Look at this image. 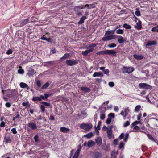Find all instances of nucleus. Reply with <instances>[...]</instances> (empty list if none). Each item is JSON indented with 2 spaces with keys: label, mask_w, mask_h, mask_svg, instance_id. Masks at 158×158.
<instances>
[{
  "label": "nucleus",
  "mask_w": 158,
  "mask_h": 158,
  "mask_svg": "<svg viewBox=\"0 0 158 158\" xmlns=\"http://www.w3.org/2000/svg\"><path fill=\"white\" fill-rule=\"evenodd\" d=\"M147 136L148 137L149 139H150L155 141L154 139H153V138L152 137V136L150 134H148L147 135Z\"/></svg>",
  "instance_id": "6e6d98bb"
},
{
  "label": "nucleus",
  "mask_w": 158,
  "mask_h": 158,
  "mask_svg": "<svg viewBox=\"0 0 158 158\" xmlns=\"http://www.w3.org/2000/svg\"><path fill=\"white\" fill-rule=\"evenodd\" d=\"M37 85L38 87H40L41 86V84L39 80H37Z\"/></svg>",
  "instance_id": "338daca9"
},
{
  "label": "nucleus",
  "mask_w": 158,
  "mask_h": 158,
  "mask_svg": "<svg viewBox=\"0 0 158 158\" xmlns=\"http://www.w3.org/2000/svg\"><path fill=\"white\" fill-rule=\"evenodd\" d=\"M82 53L83 56H87L88 54V53H87L86 50L85 51L82 52Z\"/></svg>",
  "instance_id": "13d9d810"
},
{
  "label": "nucleus",
  "mask_w": 158,
  "mask_h": 158,
  "mask_svg": "<svg viewBox=\"0 0 158 158\" xmlns=\"http://www.w3.org/2000/svg\"><path fill=\"white\" fill-rule=\"evenodd\" d=\"M123 27L124 28L127 29H130L131 28V26L127 23H125L123 25Z\"/></svg>",
  "instance_id": "c756f323"
},
{
  "label": "nucleus",
  "mask_w": 158,
  "mask_h": 158,
  "mask_svg": "<svg viewBox=\"0 0 158 158\" xmlns=\"http://www.w3.org/2000/svg\"><path fill=\"white\" fill-rule=\"evenodd\" d=\"M106 50L101 51L96 53L97 55H104L106 54Z\"/></svg>",
  "instance_id": "a18cd8bd"
},
{
  "label": "nucleus",
  "mask_w": 158,
  "mask_h": 158,
  "mask_svg": "<svg viewBox=\"0 0 158 158\" xmlns=\"http://www.w3.org/2000/svg\"><path fill=\"white\" fill-rule=\"evenodd\" d=\"M130 124V122L129 121H127L125 122L123 125V126L124 127H126L128 126H129Z\"/></svg>",
  "instance_id": "8fccbe9b"
},
{
  "label": "nucleus",
  "mask_w": 158,
  "mask_h": 158,
  "mask_svg": "<svg viewBox=\"0 0 158 158\" xmlns=\"http://www.w3.org/2000/svg\"><path fill=\"white\" fill-rule=\"evenodd\" d=\"M30 22L28 19H26L22 20L19 22L20 26H23Z\"/></svg>",
  "instance_id": "423d86ee"
},
{
  "label": "nucleus",
  "mask_w": 158,
  "mask_h": 158,
  "mask_svg": "<svg viewBox=\"0 0 158 158\" xmlns=\"http://www.w3.org/2000/svg\"><path fill=\"white\" fill-rule=\"evenodd\" d=\"M126 69V73H130L133 72L134 70V68L133 67H129L125 68Z\"/></svg>",
  "instance_id": "6ab92c4d"
},
{
  "label": "nucleus",
  "mask_w": 158,
  "mask_h": 158,
  "mask_svg": "<svg viewBox=\"0 0 158 158\" xmlns=\"http://www.w3.org/2000/svg\"><path fill=\"white\" fill-rule=\"evenodd\" d=\"M110 87H113L114 85V84L113 82H110L108 83Z\"/></svg>",
  "instance_id": "603ef678"
},
{
  "label": "nucleus",
  "mask_w": 158,
  "mask_h": 158,
  "mask_svg": "<svg viewBox=\"0 0 158 158\" xmlns=\"http://www.w3.org/2000/svg\"><path fill=\"white\" fill-rule=\"evenodd\" d=\"M118 154V152H115V151H113L111 153V158H116Z\"/></svg>",
  "instance_id": "cd10ccee"
},
{
  "label": "nucleus",
  "mask_w": 158,
  "mask_h": 158,
  "mask_svg": "<svg viewBox=\"0 0 158 158\" xmlns=\"http://www.w3.org/2000/svg\"><path fill=\"white\" fill-rule=\"evenodd\" d=\"M133 56L135 59L138 60H141L143 58V56L141 55L134 54Z\"/></svg>",
  "instance_id": "ddd939ff"
},
{
  "label": "nucleus",
  "mask_w": 158,
  "mask_h": 158,
  "mask_svg": "<svg viewBox=\"0 0 158 158\" xmlns=\"http://www.w3.org/2000/svg\"><path fill=\"white\" fill-rule=\"evenodd\" d=\"M141 108V106L139 105H137L135 107V112H139L140 110V109Z\"/></svg>",
  "instance_id": "7c9ffc66"
},
{
  "label": "nucleus",
  "mask_w": 158,
  "mask_h": 158,
  "mask_svg": "<svg viewBox=\"0 0 158 158\" xmlns=\"http://www.w3.org/2000/svg\"><path fill=\"white\" fill-rule=\"evenodd\" d=\"M11 94L10 95H9L10 97H13L15 98V100H14L15 101H17L18 100V99L17 98V91L15 90H13L11 92Z\"/></svg>",
  "instance_id": "0eeeda50"
},
{
  "label": "nucleus",
  "mask_w": 158,
  "mask_h": 158,
  "mask_svg": "<svg viewBox=\"0 0 158 158\" xmlns=\"http://www.w3.org/2000/svg\"><path fill=\"white\" fill-rule=\"evenodd\" d=\"M101 124V122L100 121H99L98 122V124L97 126V129L98 130H99L100 129V126Z\"/></svg>",
  "instance_id": "052dcab7"
},
{
  "label": "nucleus",
  "mask_w": 158,
  "mask_h": 158,
  "mask_svg": "<svg viewBox=\"0 0 158 158\" xmlns=\"http://www.w3.org/2000/svg\"><path fill=\"white\" fill-rule=\"evenodd\" d=\"M95 143L94 141L91 140H89L87 143L88 146L89 147H90L94 145Z\"/></svg>",
  "instance_id": "a878e982"
},
{
  "label": "nucleus",
  "mask_w": 158,
  "mask_h": 158,
  "mask_svg": "<svg viewBox=\"0 0 158 158\" xmlns=\"http://www.w3.org/2000/svg\"><path fill=\"white\" fill-rule=\"evenodd\" d=\"M124 111V112H125V115L126 116L128 115V113L129 111V108L127 107L125 108Z\"/></svg>",
  "instance_id": "a19ab883"
},
{
  "label": "nucleus",
  "mask_w": 158,
  "mask_h": 158,
  "mask_svg": "<svg viewBox=\"0 0 158 158\" xmlns=\"http://www.w3.org/2000/svg\"><path fill=\"white\" fill-rule=\"evenodd\" d=\"M116 30H115V29L111 31H107L106 33H105V35H110L111 34H113L115 31Z\"/></svg>",
  "instance_id": "bb28decb"
},
{
  "label": "nucleus",
  "mask_w": 158,
  "mask_h": 158,
  "mask_svg": "<svg viewBox=\"0 0 158 158\" xmlns=\"http://www.w3.org/2000/svg\"><path fill=\"white\" fill-rule=\"evenodd\" d=\"M106 55H112L113 56H114L116 54V52L115 51L113 50H106Z\"/></svg>",
  "instance_id": "6e6552de"
},
{
  "label": "nucleus",
  "mask_w": 158,
  "mask_h": 158,
  "mask_svg": "<svg viewBox=\"0 0 158 158\" xmlns=\"http://www.w3.org/2000/svg\"><path fill=\"white\" fill-rule=\"evenodd\" d=\"M124 136V134L123 133H122L119 136L118 139L119 140H121L123 139Z\"/></svg>",
  "instance_id": "de8ad7c7"
},
{
  "label": "nucleus",
  "mask_w": 158,
  "mask_h": 158,
  "mask_svg": "<svg viewBox=\"0 0 158 158\" xmlns=\"http://www.w3.org/2000/svg\"><path fill=\"white\" fill-rule=\"evenodd\" d=\"M18 73L19 74H23L24 71L23 69H19L18 71Z\"/></svg>",
  "instance_id": "4d7b16f0"
},
{
  "label": "nucleus",
  "mask_w": 158,
  "mask_h": 158,
  "mask_svg": "<svg viewBox=\"0 0 158 158\" xmlns=\"http://www.w3.org/2000/svg\"><path fill=\"white\" fill-rule=\"evenodd\" d=\"M120 114L123 116V117H125L126 116V115H125V112H124V111H122L121 112Z\"/></svg>",
  "instance_id": "774afa93"
},
{
  "label": "nucleus",
  "mask_w": 158,
  "mask_h": 158,
  "mask_svg": "<svg viewBox=\"0 0 158 158\" xmlns=\"http://www.w3.org/2000/svg\"><path fill=\"white\" fill-rule=\"evenodd\" d=\"M111 118L110 117H108L106 120V123L107 124H110L111 122Z\"/></svg>",
  "instance_id": "49530a36"
},
{
  "label": "nucleus",
  "mask_w": 158,
  "mask_h": 158,
  "mask_svg": "<svg viewBox=\"0 0 158 158\" xmlns=\"http://www.w3.org/2000/svg\"><path fill=\"white\" fill-rule=\"evenodd\" d=\"M141 22L140 20H139L138 22L136 24V25L135 26V27L138 30H140L142 27L141 25Z\"/></svg>",
  "instance_id": "412c9836"
},
{
  "label": "nucleus",
  "mask_w": 158,
  "mask_h": 158,
  "mask_svg": "<svg viewBox=\"0 0 158 158\" xmlns=\"http://www.w3.org/2000/svg\"><path fill=\"white\" fill-rule=\"evenodd\" d=\"M28 127L31 129L34 130L37 129V126L36 123L33 122H30L27 124Z\"/></svg>",
  "instance_id": "39448f33"
},
{
  "label": "nucleus",
  "mask_w": 158,
  "mask_h": 158,
  "mask_svg": "<svg viewBox=\"0 0 158 158\" xmlns=\"http://www.w3.org/2000/svg\"><path fill=\"white\" fill-rule=\"evenodd\" d=\"M123 32V30L122 29H119L116 31V33L118 34H122Z\"/></svg>",
  "instance_id": "4c0bfd02"
},
{
  "label": "nucleus",
  "mask_w": 158,
  "mask_h": 158,
  "mask_svg": "<svg viewBox=\"0 0 158 158\" xmlns=\"http://www.w3.org/2000/svg\"><path fill=\"white\" fill-rule=\"evenodd\" d=\"M108 116L109 117H111L113 118L114 117V114L113 113H110L108 114Z\"/></svg>",
  "instance_id": "3c124183"
},
{
  "label": "nucleus",
  "mask_w": 158,
  "mask_h": 158,
  "mask_svg": "<svg viewBox=\"0 0 158 158\" xmlns=\"http://www.w3.org/2000/svg\"><path fill=\"white\" fill-rule=\"evenodd\" d=\"M84 6H85V8L87 7V9H90L95 7V6L94 4H86L85 6L84 5Z\"/></svg>",
  "instance_id": "a211bd4d"
},
{
  "label": "nucleus",
  "mask_w": 158,
  "mask_h": 158,
  "mask_svg": "<svg viewBox=\"0 0 158 158\" xmlns=\"http://www.w3.org/2000/svg\"><path fill=\"white\" fill-rule=\"evenodd\" d=\"M139 86L140 88L145 89H150L151 88V86L149 85L144 83L139 84Z\"/></svg>",
  "instance_id": "20e7f679"
},
{
  "label": "nucleus",
  "mask_w": 158,
  "mask_h": 158,
  "mask_svg": "<svg viewBox=\"0 0 158 158\" xmlns=\"http://www.w3.org/2000/svg\"><path fill=\"white\" fill-rule=\"evenodd\" d=\"M11 131L14 134H16L17 133V132L16 130V128H12L11 129Z\"/></svg>",
  "instance_id": "5fc2aeb1"
},
{
  "label": "nucleus",
  "mask_w": 158,
  "mask_h": 158,
  "mask_svg": "<svg viewBox=\"0 0 158 158\" xmlns=\"http://www.w3.org/2000/svg\"><path fill=\"white\" fill-rule=\"evenodd\" d=\"M49 85V84L48 82L46 83L42 87V89H44L46 88Z\"/></svg>",
  "instance_id": "c03bdc74"
},
{
  "label": "nucleus",
  "mask_w": 158,
  "mask_h": 158,
  "mask_svg": "<svg viewBox=\"0 0 158 158\" xmlns=\"http://www.w3.org/2000/svg\"><path fill=\"white\" fill-rule=\"evenodd\" d=\"M103 72L104 74L107 75L108 76H109L108 74L109 73V69H105V70H104Z\"/></svg>",
  "instance_id": "09e8293b"
},
{
  "label": "nucleus",
  "mask_w": 158,
  "mask_h": 158,
  "mask_svg": "<svg viewBox=\"0 0 158 158\" xmlns=\"http://www.w3.org/2000/svg\"><path fill=\"white\" fill-rule=\"evenodd\" d=\"M34 74V71L33 69H30L28 71L27 75L29 77L32 76Z\"/></svg>",
  "instance_id": "5701e85b"
},
{
  "label": "nucleus",
  "mask_w": 158,
  "mask_h": 158,
  "mask_svg": "<svg viewBox=\"0 0 158 158\" xmlns=\"http://www.w3.org/2000/svg\"><path fill=\"white\" fill-rule=\"evenodd\" d=\"M69 55L68 53H65L64 55L61 57L59 60L60 61H62L66 59H68L69 58Z\"/></svg>",
  "instance_id": "9b49d317"
},
{
  "label": "nucleus",
  "mask_w": 158,
  "mask_h": 158,
  "mask_svg": "<svg viewBox=\"0 0 158 158\" xmlns=\"http://www.w3.org/2000/svg\"><path fill=\"white\" fill-rule=\"evenodd\" d=\"M136 11L135 12V15L137 16H139L140 15V12L139 11V9L137 8L136 9Z\"/></svg>",
  "instance_id": "473e14b6"
},
{
  "label": "nucleus",
  "mask_w": 158,
  "mask_h": 158,
  "mask_svg": "<svg viewBox=\"0 0 158 158\" xmlns=\"http://www.w3.org/2000/svg\"><path fill=\"white\" fill-rule=\"evenodd\" d=\"M93 133L91 132L89 133H88L84 135V137H86L88 139H89L91 138L92 136L93 135Z\"/></svg>",
  "instance_id": "b1692460"
},
{
  "label": "nucleus",
  "mask_w": 158,
  "mask_h": 158,
  "mask_svg": "<svg viewBox=\"0 0 158 158\" xmlns=\"http://www.w3.org/2000/svg\"><path fill=\"white\" fill-rule=\"evenodd\" d=\"M38 136L37 135H36L34 137V139L35 142L38 141Z\"/></svg>",
  "instance_id": "69168bd1"
},
{
  "label": "nucleus",
  "mask_w": 158,
  "mask_h": 158,
  "mask_svg": "<svg viewBox=\"0 0 158 158\" xmlns=\"http://www.w3.org/2000/svg\"><path fill=\"white\" fill-rule=\"evenodd\" d=\"M80 127L81 129L88 131L92 128L93 125L91 123H82L80 125Z\"/></svg>",
  "instance_id": "f257e3e1"
},
{
  "label": "nucleus",
  "mask_w": 158,
  "mask_h": 158,
  "mask_svg": "<svg viewBox=\"0 0 158 158\" xmlns=\"http://www.w3.org/2000/svg\"><path fill=\"white\" fill-rule=\"evenodd\" d=\"M117 45L115 43H111L109 44L108 45V47L110 48H113L116 47Z\"/></svg>",
  "instance_id": "f704fd0d"
},
{
  "label": "nucleus",
  "mask_w": 158,
  "mask_h": 158,
  "mask_svg": "<svg viewBox=\"0 0 158 158\" xmlns=\"http://www.w3.org/2000/svg\"><path fill=\"white\" fill-rule=\"evenodd\" d=\"M94 156L96 158L100 157L101 156V154L98 152H96L94 154Z\"/></svg>",
  "instance_id": "ea45409f"
},
{
  "label": "nucleus",
  "mask_w": 158,
  "mask_h": 158,
  "mask_svg": "<svg viewBox=\"0 0 158 158\" xmlns=\"http://www.w3.org/2000/svg\"><path fill=\"white\" fill-rule=\"evenodd\" d=\"M86 16H83L80 19L79 21L78 22V24H82L84 22V20L86 19Z\"/></svg>",
  "instance_id": "393cba45"
},
{
  "label": "nucleus",
  "mask_w": 158,
  "mask_h": 158,
  "mask_svg": "<svg viewBox=\"0 0 158 158\" xmlns=\"http://www.w3.org/2000/svg\"><path fill=\"white\" fill-rule=\"evenodd\" d=\"M60 131L63 133H67L69 131V129L64 127H62L60 128Z\"/></svg>",
  "instance_id": "dca6fc26"
},
{
  "label": "nucleus",
  "mask_w": 158,
  "mask_h": 158,
  "mask_svg": "<svg viewBox=\"0 0 158 158\" xmlns=\"http://www.w3.org/2000/svg\"><path fill=\"white\" fill-rule=\"evenodd\" d=\"M151 31L152 32H158V26L152 28Z\"/></svg>",
  "instance_id": "2f4dec72"
},
{
  "label": "nucleus",
  "mask_w": 158,
  "mask_h": 158,
  "mask_svg": "<svg viewBox=\"0 0 158 158\" xmlns=\"http://www.w3.org/2000/svg\"><path fill=\"white\" fill-rule=\"evenodd\" d=\"M100 118L102 120H103L105 118V115L104 112H101L100 114Z\"/></svg>",
  "instance_id": "c9c22d12"
},
{
  "label": "nucleus",
  "mask_w": 158,
  "mask_h": 158,
  "mask_svg": "<svg viewBox=\"0 0 158 158\" xmlns=\"http://www.w3.org/2000/svg\"><path fill=\"white\" fill-rule=\"evenodd\" d=\"M108 137L110 139L112 137V130L111 128L108 129L107 131Z\"/></svg>",
  "instance_id": "1a4fd4ad"
},
{
  "label": "nucleus",
  "mask_w": 158,
  "mask_h": 158,
  "mask_svg": "<svg viewBox=\"0 0 158 158\" xmlns=\"http://www.w3.org/2000/svg\"><path fill=\"white\" fill-rule=\"evenodd\" d=\"M117 37V36L114 35H105V36L102 39L103 41H109L112 40L114 39Z\"/></svg>",
  "instance_id": "f03ea898"
},
{
  "label": "nucleus",
  "mask_w": 158,
  "mask_h": 158,
  "mask_svg": "<svg viewBox=\"0 0 158 158\" xmlns=\"http://www.w3.org/2000/svg\"><path fill=\"white\" fill-rule=\"evenodd\" d=\"M93 76L94 77H103V73L101 72H95L93 74Z\"/></svg>",
  "instance_id": "9d476101"
},
{
  "label": "nucleus",
  "mask_w": 158,
  "mask_h": 158,
  "mask_svg": "<svg viewBox=\"0 0 158 158\" xmlns=\"http://www.w3.org/2000/svg\"><path fill=\"white\" fill-rule=\"evenodd\" d=\"M19 85H20V87L21 88H27V90H28L29 89L28 85L24 83L21 82L20 83Z\"/></svg>",
  "instance_id": "f3484780"
},
{
  "label": "nucleus",
  "mask_w": 158,
  "mask_h": 158,
  "mask_svg": "<svg viewBox=\"0 0 158 158\" xmlns=\"http://www.w3.org/2000/svg\"><path fill=\"white\" fill-rule=\"evenodd\" d=\"M4 140L6 142H10L11 141V140L9 137L7 135H6L4 138Z\"/></svg>",
  "instance_id": "58836bf2"
},
{
  "label": "nucleus",
  "mask_w": 158,
  "mask_h": 158,
  "mask_svg": "<svg viewBox=\"0 0 158 158\" xmlns=\"http://www.w3.org/2000/svg\"><path fill=\"white\" fill-rule=\"evenodd\" d=\"M129 136V134L128 133H127L126 134L125 137L124 138L123 140L124 142H127V140Z\"/></svg>",
  "instance_id": "e433bc0d"
},
{
  "label": "nucleus",
  "mask_w": 158,
  "mask_h": 158,
  "mask_svg": "<svg viewBox=\"0 0 158 158\" xmlns=\"http://www.w3.org/2000/svg\"><path fill=\"white\" fill-rule=\"evenodd\" d=\"M142 116V114L141 113H140L139 115L137 116V119L138 120H140L141 117Z\"/></svg>",
  "instance_id": "e2e57ef3"
},
{
  "label": "nucleus",
  "mask_w": 158,
  "mask_h": 158,
  "mask_svg": "<svg viewBox=\"0 0 158 158\" xmlns=\"http://www.w3.org/2000/svg\"><path fill=\"white\" fill-rule=\"evenodd\" d=\"M81 148H78L76 151L73 158H78L80 151Z\"/></svg>",
  "instance_id": "4468645a"
},
{
  "label": "nucleus",
  "mask_w": 158,
  "mask_h": 158,
  "mask_svg": "<svg viewBox=\"0 0 158 158\" xmlns=\"http://www.w3.org/2000/svg\"><path fill=\"white\" fill-rule=\"evenodd\" d=\"M41 103L42 104H43V105H45V106H47L48 107V106H51V104L49 103L44 102H41Z\"/></svg>",
  "instance_id": "79ce46f5"
},
{
  "label": "nucleus",
  "mask_w": 158,
  "mask_h": 158,
  "mask_svg": "<svg viewBox=\"0 0 158 158\" xmlns=\"http://www.w3.org/2000/svg\"><path fill=\"white\" fill-rule=\"evenodd\" d=\"M156 44V41H148L146 44V46H150L152 45H155Z\"/></svg>",
  "instance_id": "aec40b11"
},
{
  "label": "nucleus",
  "mask_w": 158,
  "mask_h": 158,
  "mask_svg": "<svg viewBox=\"0 0 158 158\" xmlns=\"http://www.w3.org/2000/svg\"><path fill=\"white\" fill-rule=\"evenodd\" d=\"M119 38L118 40V42L120 44H122L124 42L123 37L121 36H119Z\"/></svg>",
  "instance_id": "c85d7f7f"
},
{
  "label": "nucleus",
  "mask_w": 158,
  "mask_h": 158,
  "mask_svg": "<svg viewBox=\"0 0 158 158\" xmlns=\"http://www.w3.org/2000/svg\"><path fill=\"white\" fill-rule=\"evenodd\" d=\"M140 122L139 121H135L133 123H132L131 124V127H132L134 126L136 124H138Z\"/></svg>",
  "instance_id": "37998d69"
},
{
  "label": "nucleus",
  "mask_w": 158,
  "mask_h": 158,
  "mask_svg": "<svg viewBox=\"0 0 158 158\" xmlns=\"http://www.w3.org/2000/svg\"><path fill=\"white\" fill-rule=\"evenodd\" d=\"M86 51L88 54L89 53H90V52H92L94 51V49L93 48H91L89 49L86 50Z\"/></svg>",
  "instance_id": "680f3d73"
},
{
  "label": "nucleus",
  "mask_w": 158,
  "mask_h": 158,
  "mask_svg": "<svg viewBox=\"0 0 158 158\" xmlns=\"http://www.w3.org/2000/svg\"><path fill=\"white\" fill-rule=\"evenodd\" d=\"M12 51L10 49L8 50L6 52V54L8 55L11 54L12 53Z\"/></svg>",
  "instance_id": "864d4df0"
},
{
  "label": "nucleus",
  "mask_w": 158,
  "mask_h": 158,
  "mask_svg": "<svg viewBox=\"0 0 158 158\" xmlns=\"http://www.w3.org/2000/svg\"><path fill=\"white\" fill-rule=\"evenodd\" d=\"M78 63L77 61L74 59H69L66 61L67 65L69 66H72L76 65Z\"/></svg>",
  "instance_id": "7ed1b4c3"
},
{
  "label": "nucleus",
  "mask_w": 158,
  "mask_h": 158,
  "mask_svg": "<svg viewBox=\"0 0 158 158\" xmlns=\"http://www.w3.org/2000/svg\"><path fill=\"white\" fill-rule=\"evenodd\" d=\"M81 89L85 92H89L90 91V89L89 87H82L81 88Z\"/></svg>",
  "instance_id": "4be33fe9"
},
{
  "label": "nucleus",
  "mask_w": 158,
  "mask_h": 158,
  "mask_svg": "<svg viewBox=\"0 0 158 158\" xmlns=\"http://www.w3.org/2000/svg\"><path fill=\"white\" fill-rule=\"evenodd\" d=\"M124 146V144L123 142L121 143L119 145L118 148L119 149H121Z\"/></svg>",
  "instance_id": "0e129e2a"
},
{
  "label": "nucleus",
  "mask_w": 158,
  "mask_h": 158,
  "mask_svg": "<svg viewBox=\"0 0 158 158\" xmlns=\"http://www.w3.org/2000/svg\"><path fill=\"white\" fill-rule=\"evenodd\" d=\"M85 8L84 5H81L80 6H76L74 8V10L76 12L78 11V10L80 9H83Z\"/></svg>",
  "instance_id": "2eb2a0df"
},
{
  "label": "nucleus",
  "mask_w": 158,
  "mask_h": 158,
  "mask_svg": "<svg viewBox=\"0 0 158 158\" xmlns=\"http://www.w3.org/2000/svg\"><path fill=\"white\" fill-rule=\"evenodd\" d=\"M96 143L98 146L101 145L102 143V139L100 137H98L95 139Z\"/></svg>",
  "instance_id": "f8f14e48"
},
{
  "label": "nucleus",
  "mask_w": 158,
  "mask_h": 158,
  "mask_svg": "<svg viewBox=\"0 0 158 158\" xmlns=\"http://www.w3.org/2000/svg\"><path fill=\"white\" fill-rule=\"evenodd\" d=\"M41 111L43 113H44L45 110V107L44 105H41Z\"/></svg>",
  "instance_id": "bf43d9fd"
},
{
  "label": "nucleus",
  "mask_w": 158,
  "mask_h": 158,
  "mask_svg": "<svg viewBox=\"0 0 158 158\" xmlns=\"http://www.w3.org/2000/svg\"><path fill=\"white\" fill-rule=\"evenodd\" d=\"M32 100L34 101H41V99L40 97H34L32 98Z\"/></svg>",
  "instance_id": "72a5a7b5"
}]
</instances>
